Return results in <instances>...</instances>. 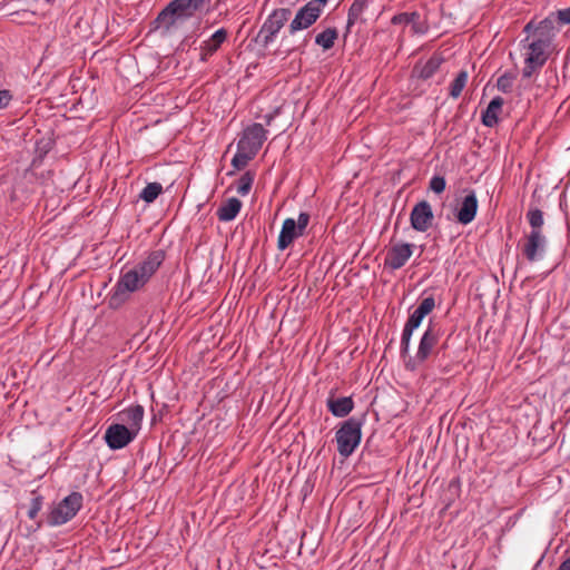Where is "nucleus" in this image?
<instances>
[{"label":"nucleus","mask_w":570,"mask_h":570,"mask_svg":"<svg viewBox=\"0 0 570 570\" xmlns=\"http://www.w3.org/2000/svg\"><path fill=\"white\" fill-rule=\"evenodd\" d=\"M197 9L198 7L190 0H173L160 11L156 20L169 29L175 24L177 17L188 16Z\"/></svg>","instance_id":"9"},{"label":"nucleus","mask_w":570,"mask_h":570,"mask_svg":"<svg viewBox=\"0 0 570 570\" xmlns=\"http://www.w3.org/2000/svg\"><path fill=\"white\" fill-rule=\"evenodd\" d=\"M367 8V0H354V2L351 4L348 9L347 14V23H346V31L350 32L351 28L356 22H363L364 19L362 18L365 9Z\"/></svg>","instance_id":"24"},{"label":"nucleus","mask_w":570,"mask_h":570,"mask_svg":"<svg viewBox=\"0 0 570 570\" xmlns=\"http://www.w3.org/2000/svg\"><path fill=\"white\" fill-rule=\"evenodd\" d=\"M478 212V198L473 190H471L461 202L460 208L455 215L458 222L463 225L470 224Z\"/></svg>","instance_id":"17"},{"label":"nucleus","mask_w":570,"mask_h":570,"mask_svg":"<svg viewBox=\"0 0 570 570\" xmlns=\"http://www.w3.org/2000/svg\"><path fill=\"white\" fill-rule=\"evenodd\" d=\"M446 186L445 178L442 176H433L430 180V189L435 194H441L444 191Z\"/></svg>","instance_id":"34"},{"label":"nucleus","mask_w":570,"mask_h":570,"mask_svg":"<svg viewBox=\"0 0 570 570\" xmlns=\"http://www.w3.org/2000/svg\"><path fill=\"white\" fill-rule=\"evenodd\" d=\"M242 208V202L238 198L232 197L227 199L217 210V217L220 222L233 220Z\"/></svg>","instance_id":"23"},{"label":"nucleus","mask_w":570,"mask_h":570,"mask_svg":"<svg viewBox=\"0 0 570 570\" xmlns=\"http://www.w3.org/2000/svg\"><path fill=\"white\" fill-rule=\"evenodd\" d=\"M550 39L534 38L527 47L524 59V67L522 69V78L530 79L537 71H539L548 59V48Z\"/></svg>","instance_id":"6"},{"label":"nucleus","mask_w":570,"mask_h":570,"mask_svg":"<svg viewBox=\"0 0 570 570\" xmlns=\"http://www.w3.org/2000/svg\"><path fill=\"white\" fill-rule=\"evenodd\" d=\"M328 411L336 417H345L354 409V401L352 396L335 397L334 392L331 391L326 400Z\"/></svg>","instance_id":"20"},{"label":"nucleus","mask_w":570,"mask_h":570,"mask_svg":"<svg viewBox=\"0 0 570 570\" xmlns=\"http://www.w3.org/2000/svg\"><path fill=\"white\" fill-rule=\"evenodd\" d=\"M443 61L440 53H434L425 62H417L412 72L419 79L428 80L435 75Z\"/></svg>","instance_id":"19"},{"label":"nucleus","mask_w":570,"mask_h":570,"mask_svg":"<svg viewBox=\"0 0 570 570\" xmlns=\"http://www.w3.org/2000/svg\"><path fill=\"white\" fill-rule=\"evenodd\" d=\"M41 525H42L41 521H37L33 531H37L38 529H40Z\"/></svg>","instance_id":"40"},{"label":"nucleus","mask_w":570,"mask_h":570,"mask_svg":"<svg viewBox=\"0 0 570 570\" xmlns=\"http://www.w3.org/2000/svg\"><path fill=\"white\" fill-rule=\"evenodd\" d=\"M433 218L432 207L426 200L419 202L410 215L412 228L421 233L426 232L431 227Z\"/></svg>","instance_id":"15"},{"label":"nucleus","mask_w":570,"mask_h":570,"mask_svg":"<svg viewBox=\"0 0 570 570\" xmlns=\"http://www.w3.org/2000/svg\"><path fill=\"white\" fill-rule=\"evenodd\" d=\"M514 79H515L514 75L508 73V72L500 76L497 81L498 89L505 94L510 92L512 90Z\"/></svg>","instance_id":"31"},{"label":"nucleus","mask_w":570,"mask_h":570,"mask_svg":"<svg viewBox=\"0 0 570 570\" xmlns=\"http://www.w3.org/2000/svg\"><path fill=\"white\" fill-rule=\"evenodd\" d=\"M255 174L252 171L244 173L236 183V190L240 196H246L252 189Z\"/></svg>","instance_id":"28"},{"label":"nucleus","mask_w":570,"mask_h":570,"mask_svg":"<svg viewBox=\"0 0 570 570\" xmlns=\"http://www.w3.org/2000/svg\"><path fill=\"white\" fill-rule=\"evenodd\" d=\"M83 497L80 492H71L62 499L48 514L47 523L50 527H59L76 517L81 509Z\"/></svg>","instance_id":"5"},{"label":"nucleus","mask_w":570,"mask_h":570,"mask_svg":"<svg viewBox=\"0 0 570 570\" xmlns=\"http://www.w3.org/2000/svg\"><path fill=\"white\" fill-rule=\"evenodd\" d=\"M43 498L41 495H36L31 499L30 507L28 509V517L31 520H35L42 508Z\"/></svg>","instance_id":"32"},{"label":"nucleus","mask_w":570,"mask_h":570,"mask_svg":"<svg viewBox=\"0 0 570 570\" xmlns=\"http://www.w3.org/2000/svg\"><path fill=\"white\" fill-rule=\"evenodd\" d=\"M309 214L301 213L297 220L294 218H286L277 239V248L285 250L296 238L304 235L306 227L309 223Z\"/></svg>","instance_id":"8"},{"label":"nucleus","mask_w":570,"mask_h":570,"mask_svg":"<svg viewBox=\"0 0 570 570\" xmlns=\"http://www.w3.org/2000/svg\"><path fill=\"white\" fill-rule=\"evenodd\" d=\"M411 29L415 35H424L429 30V26L424 20L419 18H413L410 22Z\"/></svg>","instance_id":"35"},{"label":"nucleus","mask_w":570,"mask_h":570,"mask_svg":"<svg viewBox=\"0 0 570 570\" xmlns=\"http://www.w3.org/2000/svg\"><path fill=\"white\" fill-rule=\"evenodd\" d=\"M161 193L163 186L160 183H148L146 187L140 191L139 198L146 202L147 204H150L155 202Z\"/></svg>","instance_id":"26"},{"label":"nucleus","mask_w":570,"mask_h":570,"mask_svg":"<svg viewBox=\"0 0 570 570\" xmlns=\"http://www.w3.org/2000/svg\"><path fill=\"white\" fill-rule=\"evenodd\" d=\"M469 79V75L465 70H461L454 80L450 85V96L453 99H456L462 94V90L464 89L466 82Z\"/></svg>","instance_id":"27"},{"label":"nucleus","mask_w":570,"mask_h":570,"mask_svg":"<svg viewBox=\"0 0 570 570\" xmlns=\"http://www.w3.org/2000/svg\"><path fill=\"white\" fill-rule=\"evenodd\" d=\"M267 130L262 124L255 122L244 129L242 137L237 142L238 149L257 155L264 141L267 139Z\"/></svg>","instance_id":"10"},{"label":"nucleus","mask_w":570,"mask_h":570,"mask_svg":"<svg viewBox=\"0 0 570 570\" xmlns=\"http://www.w3.org/2000/svg\"><path fill=\"white\" fill-rule=\"evenodd\" d=\"M323 12L322 8L315 1H309L305 6L298 9L294 19L291 21L288 31L291 35L299 30H304L313 26L321 13Z\"/></svg>","instance_id":"11"},{"label":"nucleus","mask_w":570,"mask_h":570,"mask_svg":"<svg viewBox=\"0 0 570 570\" xmlns=\"http://www.w3.org/2000/svg\"><path fill=\"white\" fill-rule=\"evenodd\" d=\"M556 17L553 13H550L546 19L540 21L537 26L533 24V22H529L524 27L525 32H530L532 29H534V36L535 38H548L550 39V35L556 29Z\"/></svg>","instance_id":"21"},{"label":"nucleus","mask_w":570,"mask_h":570,"mask_svg":"<svg viewBox=\"0 0 570 570\" xmlns=\"http://www.w3.org/2000/svg\"><path fill=\"white\" fill-rule=\"evenodd\" d=\"M504 101L501 97H494L487 109L482 112V124L487 127H494L499 121V114L501 112Z\"/></svg>","instance_id":"22"},{"label":"nucleus","mask_w":570,"mask_h":570,"mask_svg":"<svg viewBox=\"0 0 570 570\" xmlns=\"http://www.w3.org/2000/svg\"><path fill=\"white\" fill-rule=\"evenodd\" d=\"M337 37L338 32L335 28H327L315 37V43L324 50H328L334 46Z\"/></svg>","instance_id":"25"},{"label":"nucleus","mask_w":570,"mask_h":570,"mask_svg":"<svg viewBox=\"0 0 570 570\" xmlns=\"http://www.w3.org/2000/svg\"><path fill=\"white\" fill-rule=\"evenodd\" d=\"M13 99V95L8 89L0 90V110L6 109Z\"/></svg>","instance_id":"37"},{"label":"nucleus","mask_w":570,"mask_h":570,"mask_svg":"<svg viewBox=\"0 0 570 570\" xmlns=\"http://www.w3.org/2000/svg\"><path fill=\"white\" fill-rule=\"evenodd\" d=\"M145 410L142 405L136 404L118 413L120 424H125L131 432L138 435L144 419Z\"/></svg>","instance_id":"16"},{"label":"nucleus","mask_w":570,"mask_h":570,"mask_svg":"<svg viewBox=\"0 0 570 570\" xmlns=\"http://www.w3.org/2000/svg\"><path fill=\"white\" fill-rule=\"evenodd\" d=\"M227 30L224 28H220L216 30L212 37L207 40H205L200 45V60L207 61L209 57H212L219 48L220 46L226 41L227 39Z\"/></svg>","instance_id":"18"},{"label":"nucleus","mask_w":570,"mask_h":570,"mask_svg":"<svg viewBox=\"0 0 570 570\" xmlns=\"http://www.w3.org/2000/svg\"><path fill=\"white\" fill-rule=\"evenodd\" d=\"M365 421V414L362 416H352L342 422L335 433L337 452L343 458L351 456L362 440V426Z\"/></svg>","instance_id":"2"},{"label":"nucleus","mask_w":570,"mask_h":570,"mask_svg":"<svg viewBox=\"0 0 570 570\" xmlns=\"http://www.w3.org/2000/svg\"><path fill=\"white\" fill-rule=\"evenodd\" d=\"M164 258L163 250H154L142 262L124 271L109 296V306L119 308L130 294L141 289L160 267Z\"/></svg>","instance_id":"1"},{"label":"nucleus","mask_w":570,"mask_h":570,"mask_svg":"<svg viewBox=\"0 0 570 570\" xmlns=\"http://www.w3.org/2000/svg\"><path fill=\"white\" fill-rule=\"evenodd\" d=\"M559 570H570V557L560 564Z\"/></svg>","instance_id":"38"},{"label":"nucleus","mask_w":570,"mask_h":570,"mask_svg":"<svg viewBox=\"0 0 570 570\" xmlns=\"http://www.w3.org/2000/svg\"><path fill=\"white\" fill-rule=\"evenodd\" d=\"M255 157V155L247 153L244 149H238L232 159V165L236 169H243Z\"/></svg>","instance_id":"30"},{"label":"nucleus","mask_w":570,"mask_h":570,"mask_svg":"<svg viewBox=\"0 0 570 570\" xmlns=\"http://www.w3.org/2000/svg\"><path fill=\"white\" fill-rule=\"evenodd\" d=\"M435 308V299L432 295L423 297L417 307L410 314L402 331L400 352L401 356L410 352L411 338L416 328L422 324L423 318Z\"/></svg>","instance_id":"3"},{"label":"nucleus","mask_w":570,"mask_h":570,"mask_svg":"<svg viewBox=\"0 0 570 570\" xmlns=\"http://www.w3.org/2000/svg\"><path fill=\"white\" fill-rule=\"evenodd\" d=\"M291 16V9H275L261 27L256 41L265 48L268 47L275 40L284 24L289 20Z\"/></svg>","instance_id":"7"},{"label":"nucleus","mask_w":570,"mask_h":570,"mask_svg":"<svg viewBox=\"0 0 570 570\" xmlns=\"http://www.w3.org/2000/svg\"><path fill=\"white\" fill-rule=\"evenodd\" d=\"M413 18H419V13L417 12H402V13L393 16V18L391 19V22L393 24L409 26Z\"/></svg>","instance_id":"33"},{"label":"nucleus","mask_w":570,"mask_h":570,"mask_svg":"<svg viewBox=\"0 0 570 570\" xmlns=\"http://www.w3.org/2000/svg\"><path fill=\"white\" fill-rule=\"evenodd\" d=\"M528 222L531 226V232H538L542 233V226H543V213L539 208H531L527 213Z\"/></svg>","instance_id":"29"},{"label":"nucleus","mask_w":570,"mask_h":570,"mask_svg":"<svg viewBox=\"0 0 570 570\" xmlns=\"http://www.w3.org/2000/svg\"><path fill=\"white\" fill-rule=\"evenodd\" d=\"M556 17V22L559 24H569L570 23V7L566 9L558 10L557 12H553Z\"/></svg>","instance_id":"36"},{"label":"nucleus","mask_w":570,"mask_h":570,"mask_svg":"<svg viewBox=\"0 0 570 570\" xmlns=\"http://www.w3.org/2000/svg\"><path fill=\"white\" fill-rule=\"evenodd\" d=\"M414 244L396 243L390 247L384 258L385 267L396 271L402 268L413 255Z\"/></svg>","instance_id":"12"},{"label":"nucleus","mask_w":570,"mask_h":570,"mask_svg":"<svg viewBox=\"0 0 570 570\" xmlns=\"http://www.w3.org/2000/svg\"><path fill=\"white\" fill-rule=\"evenodd\" d=\"M190 1L194 2V4H196L199 8L204 0H190Z\"/></svg>","instance_id":"39"},{"label":"nucleus","mask_w":570,"mask_h":570,"mask_svg":"<svg viewBox=\"0 0 570 570\" xmlns=\"http://www.w3.org/2000/svg\"><path fill=\"white\" fill-rule=\"evenodd\" d=\"M547 237L543 233L530 232L524 237L522 253L528 262L533 263L542 259L546 254Z\"/></svg>","instance_id":"13"},{"label":"nucleus","mask_w":570,"mask_h":570,"mask_svg":"<svg viewBox=\"0 0 570 570\" xmlns=\"http://www.w3.org/2000/svg\"><path fill=\"white\" fill-rule=\"evenodd\" d=\"M440 340L439 331L434 325L429 324L419 342L417 351L414 356L407 354V360H404L405 367L410 371H415L423 365L428 358L433 354ZM403 358L406 357L402 356Z\"/></svg>","instance_id":"4"},{"label":"nucleus","mask_w":570,"mask_h":570,"mask_svg":"<svg viewBox=\"0 0 570 570\" xmlns=\"http://www.w3.org/2000/svg\"><path fill=\"white\" fill-rule=\"evenodd\" d=\"M136 436L125 424L115 423L107 428L104 438L111 450H119L127 446Z\"/></svg>","instance_id":"14"}]
</instances>
